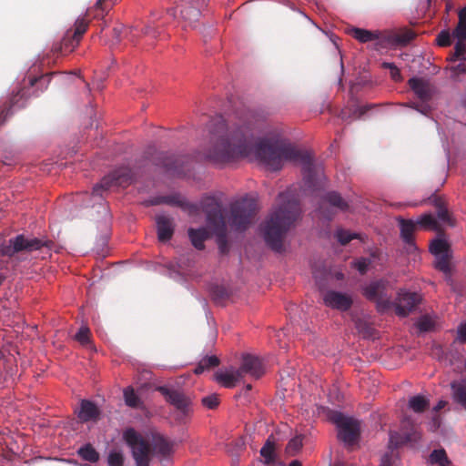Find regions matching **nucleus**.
I'll return each mask as SVG.
<instances>
[{"label":"nucleus","instance_id":"393cba45","mask_svg":"<svg viewBox=\"0 0 466 466\" xmlns=\"http://www.w3.org/2000/svg\"><path fill=\"white\" fill-rule=\"evenodd\" d=\"M187 233L192 245L198 250L204 249V242L210 237L208 229L206 228H191L188 229Z\"/></svg>","mask_w":466,"mask_h":466},{"label":"nucleus","instance_id":"680f3d73","mask_svg":"<svg viewBox=\"0 0 466 466\" xmlns=\"http://www.w3.org/2000/svg\"><path fill=\"white\" fill-rule=\"evenodd\" d=\"M122 26L115 27L113 29L114 42L113 44H118L121 40Z\"/></svg>","mask_w":466,"mask_h":466},{"label":"nucleus","instance_id":"f03ea898","mask_svg":"<svg viewBox=\"0 0 466 466\" xmlns=\"http://www.w3.org/2000/svg\"><path fill=\"white\" fill-rule=\"evenodd\" d=\"M299 213V203L295 193L290 189L279 193L278 207L261 226L265 242L272 250H283L286 234L298 219Z\"/></svg>","mask_w":466,"mask_h":466},{"label":"nucleus","instance_id":"6e6d98bb","mask_svg":"<svg viewBox=\"0 0 466 466\" xmlns=\"http://www.w3.org/2000/svg\"><path fill=\"white\" fill-rule=\"evenodd\" d=\"M385 68L390 69V75L394 80H399L400 78V73L399 68L390 63H384L383 64Z\"/></svg>","mask_w":466,"mask_h":466},{"label":"nucleus","instance_id":"052dcab7","mask_svg":"<svg viewBox=\"0 0 466 466\" xmlns=\"http://www.w3.org/2000/svg\"><path fill=\"white\" fill-rule=\"evenodd\" d=\"M232 375L236 379V383L242 380L244 374H246V370H242V365L236 370L231 371Z\"/></svg>","mask_w":466,"mask_h":466},{"label":"nucleus","instance_id":"b1692460","mask_svg":"<svg viewBox=\"0 0 466 466\" xmlns=\"http://www.w3.org/2000/svg\"><path fill=\"white\" fill-rule=\"evenodd\" d=\"M430 201L436 208L438 218L447 225L454 226V220L447 208L445 201L438 196H433L430 198Z\"/></svg>","mask_w":466,"mask_h":466},{"label":"nucleus","instance_id":"e433bc0d","mask_svg":"<svg viewBox=\"0 0 466 466\" xmlns=\"http://www.w3.org/2000/svg\"><path fill=\"white\" fill-rule=\"evenodd\" d=\"M430 461L440 466H449L451 463L444 449L432 451L430 455Z\"/></svg>","mask_w":466,"mask_h":466},{"label":"nucleus","instance_id":"2eb2a0df","mask_svg":"<svg viewBox=\"0 0 466 466\" xmlns=\"http://www.w3.org/2000/svg\"><path fill=\"white\" fill-rule=\"evenodd\" d=\"M421 299L420 294L417 292L400 290L394 303L396 314L402 318L407 317L417 308Z\"/></svg>","mask_w":466,"mask_h":466},{"label":"nucleus","instance_id":"49530a36","mask_svg":"<svg viewBox=\"0 0 466 466\" xmlns=\"http://www.w3.org/2000/svg\"><path fill=\"white\" fill-rule=\"evenodd\" d=\"M75 339L82 345H86L90 339V329L87 327H81L75 335Z\"/></svg>","mask_w":466,"mask_h":466},{"label":"nucleus","instance_id":"bb28decb","mask_svg":"<svg viewBox=\"0 0 466 466\" xmlns=\"http://www.w3.org/2000/svg\"><path fill=\"white\" fill-rule=\"evenodd\" d=\"M451 389L454 402L466 410V382L452 381L451 383Z\"/></svg>","mask_w":466,"mask_h":466},{"label":"nucleus","instance_id":"39448f33","mask_svg":"<svg viewBox=\"0 0 466 466\" xmlns=\"http://www.w3.org/2000/svg\"><path fill=\"white\" fill-rule=\"evenodd\" d=\"M123 437L127 445L131 449L136 466H150L154 450L148 440L133 428L126 430Z\"/></svg>","mask_w":466,"mask_h":466},{"label":"nucleus","instance_id":"79ce46f5","mask_svg":"<svg viewBox=\"0 0 466 466\" xmlns=\"http://www.w3.org/2000/svg\"><path fill=\"white\" fill-rule=\"evenodd\" d=\"M417 226H421L425 228H436L437 221L431 214H424L416 222Z\"/></svg>","mask_w":466,"mask_h":466},{"label":"nucleus","instance_id":"58836bf2","mask_svg":"<svg viewBox=\"0 0 466 466\" xmlns=\"http://www.w3.org/2000/svg\"><path fill=\"white\" fill-rule=\"evenodd\" d=\"M302 440L303 436L300 434L296 435L294 438H292L286 446V453L289 456L296 455L303 446Z\"/></svg>","mask_w":466,"mask_h":466},{"label":"nucleus","instance_id":"864d4df0","mask_svg":"<svg viewBox=\"0 0 466 466\" xmlns=\"http://www.w3.org/2000/svg\"><path fill=\"white\" fill-rule=\"evenodd\" d=\"M457 340L461 344H466V322L459 325L457 329Z\"/></svg>","mask_w":466,"mask_h":466},{"label":"nucleus","instance_id":"20e7f679","mask_svg":"<svg viewBox=\"0 0 466 466\" xmlns=\"http://www.w3.org/2000/svg\"><path fill=\"white\" fill-rule=\"evenodd\" d=\"M408 86L420 101L410 102L406 106L424 116H429L434 109L431 101L438 93L436 86L428 79L416 76L408 80Z\"/></svg>","mask_w":466,"mask_h":466},{"label":"nucleus","instance_id":"a878e982","mask_svg":"<svg viewBox=\"0 0 466 466\" xmlns=\"http://www.w3.org/2000/svg\"><path fill=\"white\" fill-rule=\"evenodd\" d=\"M400 236L403 241L414 248L413 233L417 228V224L412 220L400 219Z\"/></svg>","mask_w":466,"mask_h":466},{"label":"nucleus","instance_id":"5fc2aeb1","mask_svg":"<svg viewBox=\"0 0 466 466\" xmlns=\"http://www.w3.org/2000/svg\"><path fill=\"white\" fill-rule=\"evenodd\" d=\"M212 293L214 298L217 299H223L228 296L227 289L221 286H216L213 289Z\"/></svg>","mask_w":466,"mask_h":466},{"label":"nucleus","instance_id":"c85d7f7f","mask_svg":"<svg viewBox=\"0 0 466 466\" xmlns=\"http://www.w3.org/2000/svg\"><path fill=\"white\" fill-rule=\"evenodd\" d=\"M217 237V243L220 253L227 254L228 252V228L227 224L210 228Z\"/></svg>","mask_w":466,"mask_h":466},{"label":"nucleus","instance_id":"09e8293b","mask_svg":"<svg viewBox=\"0 0 466 466\" xmlns=\"http://www.w3.org/2000/svg\"><path fill=\"white\" fill-rule=\"evenodd\" d=\"M437 43L440 46H449L451 44V35L448 30H442L437 36Z\"/></svg>","mask_w":466,"mask_h":466},{"label":"nucleus","instance_id":"423d86ee","mask_svg":"<svg viewBox=\"0 0 466 466\" xmlns=\"http://www.w3.org/2000/svg\"><path fill=\"white\" fill-rule=\"evenodd\" d=\"M257 203L252 198H242L231 204L230 226L238 231L246 230L256 215Z\"/></svg>","mask_w":466,"mask_h":466},{"label":"nucleus","instance_id":"a211bd4d","mask_svg":"<svg viewBox=\"0 0 466 466\" xmlns=\"http://www.w3.org/2000/svg\"><path fill=\"white\" fill-rule=\"evenodd\" d=\"M160 164L167 170L174 174L180 175L184 172L183 165L187 157L175 156L173 154H161L159 157Z\"/></svg>","mask_w":466,"mask_h":466},{"label":"nucleus","instance_id":"aec40b11","mask_svg":"<svg viewBox=\"0 0 466 466\" xmlns=\"http://www.w3.org/2000/svg\"><path fill=\"white\" fill-rule=\"evenodd\" d=\"M242 370H246V372L255 379H259L265 372L262 361L249 354L243 356Z\"/></svg>","mask_w":466,"mask_h":466},{"label":"nucleus","instance_id":"ea45409f","mask_svg":"<svg viewBox=\"0 0 466 466\" xmlns=\"http://www.w3.org/2000/svg\"><path fill=\"white\" fill-rule=\"evenodd\" d=\"M448 248L449 246L447 242L439 238L433 240L430 246L431 252L437 257L447 254Z\"/></svg>","mask_w":466,"mask_h":466},{"label":"nucleus","instance_id":"5701e85b","mask_svg":"<svg viewBox=\"0 0 466 466\" xmlns=\"http://www.w3.org/2000/svg\"><path fill=\"white\" fill-rule=\"evenodd\" d=\"M100 416L98 407L92 401L83 400L78 412V418L81 421L86 422L90 420H97Z\"/></svg>","mask_w":466,"mask_h":466},{"label":"nucleus","instance_id":"8fccbe9b","mask_svg":"<svg viewBox=\"0 0 466 466\" xmlns=\"http://www.w3.org/2000/svg\"><path fill=\"white\" fill-rule=\"evenodd\" d=\"M417 327L420 331H429L432 329L433 322L429 317L423 316L418 320Z\"/></svg>","mask_w":466,"mask_h":466},{"label":"nucleus","instance_id":"f8f14e48","mask_svg":"<svg viewBox=\"0 0 466 466\" xmlns=\"http://www.w3.org/2000/svg\"><path fill=\"white\" fill-rule=\"evenodd\" d=\"M421 438L420 432L410 418L401 421L400 431H392L390 434V446L398 448L407 443H416Z\"/></svg>","mask_w":466,"mask_h":466},{"label":"nucleus","instance_id":"412c9836","mask_svg":"<svg viewBox=\"0 0 466 466\" xmlns=\"http://www.w3.org/2000/svg\"><path fill=\"white\" fill-rule=\"evenodd\" d=\"M25 96V88H20L16 93H14L10 97L9 101L0 107V127L5 123L7 116L12 114V107L18 106L23 107L25 103L19 104V101L24 99Z\"/></svg>","mask_w":466,"mask_h":466},{"label":"nucleus","instance_id":"37998d69","mask_svg":"<svg viewBox=\"0 0 466 466\" xmlns=\"http://www.w3.org/2000/svg\"><path fill=\"white\" fill-rule=\"evenodd\" d=\"M336 237H337L338 241L341 245H346L349 242H350L352 239L358 238L359 235L355 234V233H350L348 230L339 229L336 233Z\"/></svg>","mask_w":466,"mask_h":466},{"label":"nucleus","instance_id":"c756f323","mask_svg":"<svg viewBox=\"0 0 466 466\" xmlns=\"http://www.w3.org/2000/svg\"><path fill=\"white\" fill-rule=\"evenodd\" d=\"M152 449L163 457L168 456L172 452V444L161 435L153 436Z\"/></svg>","mask_w":466,"mask_h":466},{"label":"nucleus","instance_id":"2f4dec72","mask_svg":"<svg viewBox=\"0 0 466 466\" xmlns=\"http://www.w3.org/2000/svg\"><path fill=\"white\" fill-rule=\"evenodd\" d=\"M77 454L88 462L96 463L99 461V452L90 444L86 443L80 447L77 451Z\"/></svg>","mask_w":466,"mask_h":466},{"label":"nucleus","instance_id":"a19ab883","mask_svg":"<svg viewBox=\"0 0 466 466\" xmlns=\"http://www.w3.org/2000/svg\"><path fill=\"white\" fill-rule=\"evenodd\" d=\"M124 455L121 451H112L108 453V466H124Z\"/></svg>","mask_w":466,"mask_h":466},{"label":"nucleus","instance_id":"f704fd0d","mask_svg":"<svg viewBox=\"0 0 466 466\" xmlns=\"http://www.w3.org/2000/svg\"><path fill=\"white\" fill-rule=\"evenodd\" d=\"M414 37L415 35L412 31L403 30L393 34L389 40L393 44L405 46L409 44Z\"/></svg>","mask_w":466,"mask_h":466},{"label":"nucleus","instance_id":"6ab92c4d","mask_svg":"<svg viewBox=\"0 0 466 466\" xmlns=\"http://www.w3.org/2000/svg\"><path fill=\"white\" fill-rule=\"evenodd\" d=\"M156 222L159 241L166 242L171 239L174 234L173 218L165 215H159L156 218Z\"/></svg>","mask_w":466,"mask_h":466},{"label":"nucleus","instance_id":"9d476101","mask_svg":"<svg viewBox=\"0 0 466 466\" xmlns=\"http://www.w3.org/2000/svg\"><path fill=\"white\" fill-rule=\"evenodd\" d=\"M133 180V172L127 167H121L115 169L107 176H105L100 183L96 184L93 188V195L102 196L105 190L111 187H126L131 184Z\"/></svg>","mask_w":466,"mask_h":466},{"label":"nucleus","instance_id":"6e6552de","mask_svg":"<svg viewBox=\"0 0 466 466\" xmlns=\"http://www.w3.org/2000/svg\"><path fill=\"white\" fill-rule=\"evenodd\" d=\"M89 19L85 17H79L76 19L74 28L68 29L61 43L56 44L52 50L56 54L66 55L71 53L79 44L83 35L86 33L88 25Z\"/></svg>","mask_w":466,"mask_h":466},{"label":"nucleus","instance_id":"0e129e2a","mask_svg":"<svg viewBox=\"0 0 466 466\" xmlns=\"http://www.w3.org/2000/svg\"><path fill=\"white\" fill-rule=\"evenodd\" d=\"M447 405V401L445 400H440L436 406L434 407V411L438 412L439 410H442Z\"/></svg>","mask_w":466,"mask_h":466},{"label":"nucleus","instance_id":"603ef678","mask_svg":"<svg viewBox=\"0 0 466 466\" xmlns=\"http://www.w3.org/2000/svg\"><path fill=\"white\" fill-rule=\"evenodd\" d=\"M370 264V260L369 258H361L355 262V268L360 274H365Z\"/></svg>","mask_w":466,"mask_h":466},{"label":"nucleus","instance_id":"4be33fe9","mask_svg":"<svg viewBox=\"0 0 466 466\" xmlns=\"http://www.w3.org/2000/svg\"><path fill=\"white\" fill-rule=\"evenodd\" d=\"M117 0H97L94 6L87 9L86 13V17L93 19H102L116 4Z\"/></svg>","mask_w":466,"mask_h":466},{"label":"nucleus","instance_id":"c03bdc74","mask_svg":"<svg viewBox=\"0 0 466 466\" xmlns=\"http://www.w3.org/2000/svg\"><path fill=\"white\" fill-rule=\"evenodd\" d=\"M435 267L437 269L444 272L449 273L451 270L450 268V259L447 254H442L441 256H439L436 258Z\"/></svg>","mask_w":466,"mask_h":466},{"label":"nucleus","instance_id":"a18cd8bd","mask_svg":"<svg viewBox=\"0 0 466 466\" xmlns=\"http://www.w3.org/2000/svg\"><path fill=\"white\" fill-rule=\"evenodd\" d=\"M466 51V45L464 43V40H458L454 46V53L451 57V61H456L459 59H464L462 56L464 55Z\"/></svg>","mask_w":466,"mask_h":466},{"label":"nucleus","instance_id":"f257e3e1","mask_svg":"<svg viewBox=\"0 0 466 466\" xmlns=\"http://www.w3.org/2000/svg\"><path fill=\"white\" fill-rule=\"evenodd\" d=\"M264 117L253 111L238 113L227 123L218 116L210 121V145L204 157L215 164H227L254 157L272 170H279L284 161L302 165L303 181L307 188L319 189L325 178L323 167L313 161L312 155L296 147L286 139L258 138Z\"/></svg>","mask_w":466,"mask_h":466},{"label":"nucleus","instance_id":"4468645a","mask_svg":"<svg viewBox=\"0 0 466 466\" xmlns=\"http://www.w3.org/2000/svg\"><path fill=\"white\" fill-rule=\"evenodd\" d=\"M349 203L341 197L339 193L336 191H329L326 193L322 198L318 209L323 218L329 220L335 214L332 209L345 212L349 209Z\"/></svg>","mask_w":466,"mask_h":466},{"label":"nucleus","instance_id":"ddd939ff","mask_svg":"<svg viewBox=\"0 0 466 466\" xmlns=\"http://www.w3.org/2000/svg\"><path fill=\"white\" fill-rule=\"evenodd\" d=\"M388 281L379 279L371 281L363 289V295L370 301L377 303L378 309L383 311L390 307V298L386 294Z\"/></svg>","mask_w":466,"mask_h":466},{"label":"nucleus","instance_id":"4d7b16f0","mask_svg":"<svg viewBox=\"0 0 466 466\" xmlns=\"http://www.w3.org/2000/svg\"><path fill=\"white\" fill-rule=\"evenodd\" d=\"M375 105H365L359 106L355 111L354 115H357V118H360L363 115H365L369 110H370L372 107H374Z\"/></svg>","mask_w":466,"mask_h":466},{"label":"nucleus","instance_id":"13d9d810","mask_svg":"<svg viewBox=\"0 0 466 466\" xmlns=\"http://www.w3.org/2000/svg\"><path fill=\"white\" fill-rule=\"evenodd\" d=\"M141 32L146 35H151L152 37H157L158 32L157 28L153 25H146L142 28Z\"/></svg>","mask_w":466,"mask_h":466},{"label":"nucleus","instance_id":"cd10ccee","mask_svg":"<svg viewBox=\"0 0 466 466\" xmlns=\"http://www.w3.org/2000/svg\"><path fill=\"white\" fill-rule=\"evenodd\" d=\"M350 35L360 43H368L380 38L379 31H370L363 28L353 27L350 30Z\"/></svg>","mask_w":466,"mask_h":466},{"label":"nucleus","instance_id":"72a5a7b5","mask_svg":"<svg viewBox=\"0 0 466 466\" xmlns=\"http://www.w3.org/2000/svg\"><path fill=\"white\" fill-rule=\"evenodd\" d=\"M220 363L219 359L217 356H207L200 360L198 366L196 367L194 372L195 374H201L205 370H208L211 368L218 367Z\"/></svg>","mask_w":466,"mask_h":466},{"label":"nucleus","instance_id":"1a4fd4ad","mask_svg":"<svg viewBox=\"0 0 466 466\" xmlns=\"http://www.w3.org/2000/svg\"><path fill=\"white\" fill-rule=\"evenodd\" d=\"M51 245H53L52 241L42 240L36 238H27L21 234L8 240V244L3 248V254L13 257L19 252H32L43 247L50 248Z\"/></svg>","mask_w":466,"mask_h":466},{"label":"nucleus","instance_id":"7ed1b4c3","mask_svg":"<svg viewBox=\"0 0 466 466\" xmlns=\"http://www.w3.org/2000/svg\"><path fill=\"white\" fill-rule=\"evenodd\" d=\"M162 203L179 206L188 209L190 213H197L201 209L206 214L207 224L209 228L227 224L222 212L221 198L216 195L203 197L198 205L186 203L175 196L157 197L145 202L147 207L157 206Z\"/></svg>","mask_w":466,"mask_h":466},{"label":"nucleus","instance_id":"dca6fc26","mask_svg":"<svg viewBox=\"0 0 466 466\" xmlns=\"http://www.w3.org/2000/svg\"><path fill=\"white\" fill-rule=\"evenodd\" d=\"M176 3V9L183 19L194 22L198 19L201 9L207 5V0H178Z\"/></svg>","mask_w":466,"mask_h":466},{"label":"nucleus","instance_id":"9b49d317","mask_svg":"<svg viewBox=\"0 0 466 466\" xmlns=\"http://www.w3.org/2000/svg\"><path fill=\"white\" fill-rule=\"evenodd\" d=\"M157 390L165 397L166 400L174 406L178 411V419L189 415L191 412L192 401L191 399L183 391L177 389H170L166 386H160Z\"/></svg>","mask_w":466,"mask_h":466},{"label":"nucleus","instance_id":"4c0bfd02","mask_svg":"<svg viewBox=\"0 0 466 466\" xmlns=\"http://www.w3.org/2000/svg\"><path fill=\"white\" fill-rule=\"evenodd\" d=\"M260 455L265 459V462L269 464L275 461V445L268 438L260 450Z\"/></svg>","mask_w":466,"mask_h":466},{"label":"nucleus","instance_id":"c9c22d12","mask_svg":"<svg viewBox=\"0 0 466 466\" xmlns=\"http://www.w3.org/2000/svg\"><path fill=\"white\" fill-rule=\"evenodd\" d=\"M216 380L225 388L231 389L236 386V379L231 371H218L215 374Z\"/></svg>","mask_w":466,"mask_h":466},{"label":"nucleus","instance_id":"473e14b6","mask_svg":"<svg viewBox=\"0 0 466 466\" xmlns=\"http://www.w3.org/2000/svg\"><path fill=\"white\" fill-rule=\"evenodd\" d=\"M409 408L416 413H421L429 409L430 400L422 395H416L409 400Z\"/></svg>","mask_w":466,"mask_h":466},{"label":"nucleus","instance_id":"e2e57ef3","mask_svg":"<svg viewBox=\"0 0 466 466\" xmlns=\"http://www.w3.org/2000/svg\"><path fill=\"white\" fill-rule=\"evenodd\" d=\"M459 23H466V6L459 12Z\"/></svg>","mask_w":466,"mask_h":466},{"label":"nucleus","instance_id":"69168bd1","mask_svg":"<svg viewBox=\"0 0 466 466\" xmlns=\"http://www.w3.org/2000/svg\"><path fill=\"white\" fill-rule=\"evenodd\" d=\"M433 424L436 429L440 427L439 416L436 415L433 417Z\"/></svg>","mask_w":466,"mask_h":466},{"label":"nucleus","instance_id":"774afa93","mask_svg":"<svg viewBox=\"0 0 466 466\" xmlns=\"http://www.w3.org/2000/svg\"><path fill=\"white\" fill-rule=\"evenodd\" d=\"M251 389H252L251 384H247V385H246V390H247V391L250 390Z\"/></svg>","mask_w":466,"mask_h":466},{"label":"nucleus","instance_id":"f3484780","mask_svg":"<svg viewBox=\"0 0 466 466\" xmlns=\"http://www.w3.org/2000/svg\"><path fill=\"white\" fill-rule=\"evenodd\" d=\"M323 300L326 306L340 311H347L353 304L350 295L335 290L327 291Z\"/></svg>","mask_w":466,"mask_h":466},{"label":"nucleus","instance_id":"0eeeda50","mask_svg":"<svg viewBox=\"0 0 466 466\" xmlns=\"http://www.w3.org/2000/svg\"><path fill=\"white\" fill-rule=\"evenodd\" d=\"M329 420L333 422L338 430V437L349 445L355 443L360 436V423L358 420L344 416L341 412L329 410Z\"/></svg>","mask_w":466,"mask_h":466},{"label":"nucleus","instance_id":"338daca9","mask_svg":"<svg viewBox=\"0 0 466 466\" xmlns=\"http://www.w3.org/2000/svg\"><path fill=\"white\" fill-rule=\"evenodd\" d=\"M36 81H37V78H36V77H33V78H31V79L29 80V86H33L35 84V82H36Z\"/></svg>","mask_w":466,"mask_h":466},{"label":"nucleus","instance_id":"de8ad7c7","mask_svg":"<svg viewBox=\"0 0 466 466\" xmlns=\"http://www.w3.org/2000/svg\"><path fill=\"white\" fill-rule=\"evenodd\" d=\"M202 404L210 410L216 409L219 404L218 395L211 394L204 397L202 399Z\"/></svg>","mask_w":466,"mask_h":466},{"label":"nucleus","instance_id":"7c9ffc66","mask_svg":"<svg viewBox=\"0 0 466 466\" xmlns=\"http://www.w3.org/2000/svg\"><path fill=\"white\" fill-rule=\"evenodd\" d=\"M124 400L127 406L133 409L144 410L145 404L141 398L135 392L132 387L124 390Z\"/></svg>","mask_w":466,"mask_h":466},{"label":"nucleus","instance_id":"bf43d9fd","mask_svg":"<svg viewBox=\"0 0 466 466\" xmlns=\"http://www.w3.org/2000/svg\"><path fill=\"white\" fill-rule=\"evenodd\" d=\"M451 70L455 75L466 74V64H464V63H460V64H458L457 66L451 67Z\"/></svg>","mask_w":466,"mask_h":466},{"label":"nucleus","instance_id":"3c124183","mask_svg":"<svg viewBox=\"0 0 466 466\" xmlns=\"http://www.w3.org/2000/svg\"><path fill=\"white\" fill-rule=\"evenodd\" d=\"M452 36L458 40H466V23H458L452 32Z\"/></svg>","mask_w":466,"mask_h":466}]
</instances>
